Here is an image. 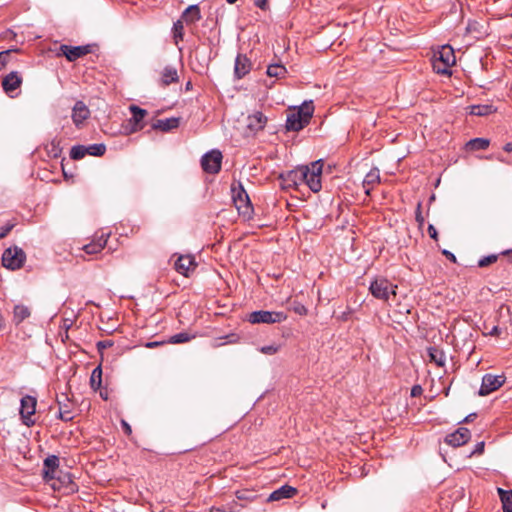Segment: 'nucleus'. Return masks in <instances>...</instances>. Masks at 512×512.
<instances>
[{"mask_svg":"<svg viewBox=\"0 0 512 512\" xmlns=\"http://www.w3.org/2000/svg\"><path fill=\"white\" fill-rule=\"evenodd\" d=\"M314 106L312 101L304 102L300 107L289 111L286 118V130L298 132L310 123Z\"/></svg>","mask_w":512,"mask_h":512,"instance_id":"obj_1","label":"nucleus"},{"mask_svg":"<svg viewBox=\"0 0 512 512\" xmlns=\"http://www.w3.org/2000/svg\"><path fill=\"white\" fill-rule=\"evenodd\" d=\"M397 285H394L385 277H375L369 285L371 295L384 302H388L391 296H396Z\"/></svg>","mask_w":512,"mask_h":512,"instance_id":"obj_2","label":"nucleus"},{"mask_svg":"<svg viewBox=\"0 0 512 512\" xmlns=\"http://www.w3.org/2000/svg\"><path fill=\"white\" fill-rule=\"evenodd\" d=\"M323 169V161L317 160L312 162L309 166H302V171L305 174L304 183L311 189L313 192H318L322 188L321 184V174Z\"/></svg>","mask_w":512,"mask_h":512,"instance_id":"obj_3","label":"nucleus"},{"mask_svg":"<svg viewBox=\"0 0 512 512\" xmlns=\"http://www.w3.org/2000/svg\"><path fill=\"white\" fill-rule=\"evenodd\" d=\"M287 319V315L282 311H253L247 317L252 324H274L281 323Z\"/></svg>","mask_w":512,"mask_h":512,"instance_id":"obj_4","label":"nucleus"},{"mask_svg":"<svg viewBox=\"0 0 512 512\" xmlns=\"http://www.w3.org/2000/svg\"><path fill=\"white\" fill-rule=\"evenodd\" d=\"M231 191L232 198L238 212L244 216H249L252 212V205L249 196L243 188L242 184L240 182L237 184V186L233 184Z\"/></svg>","mask_w":512,"mask_h":512,"instance_id":"obj_5","label":"nucleus"},{"mask_svg":"<svg viewBox=\"0 0 512 512\" xmlns=\"http://www.w3.org/2000/svg\"><path fill=\"white\" fill-rule=\"evenodd\" d=\"M25 259L26 254L21 248L9 247L2 255V264L10 270H17L23 266Z\"/></svg>","mask_w":512,"mask_h":512,"instance_id":"obj_6","label":"nucleus"},{"mask_svg":"<svg viewBox=\"0 0 512 512\" xmlns=\"http://www.w3.org/2000/svg\"><path fill=\"white\" fill-rule=\"evenodd\" d=\"M50 486L55 491H60L63 494H72L77 491V484L73 481L70 473L59 471L54 479H50Z\"/></svg>","mask_w":512,"mask_h":512,"instance_id":"obj_7","label":"nucleus"},{"mask_svg":"<svg viewBox=\"0 0 512 512\" xmlns=\"http://www.w3.org/2000/svg\"><path fill=\"white\" fill-rule=\"evenodd\" d=\"M455 63V55L453 49L446 45L439 51V57L435 60L433 67L437 73L448 74L449 68Z\"/></svg>","mask_w":512,"mask_h":512,"instance_id":"obj_8","label":"nucleus"},{"mask_svg":"<svg viewBox=\"0 0 512 512\" xmlns=\"http://www.w3.org/2000/svg\"><path fill=\"white\" fill-rule=\"evenodd\" d=\"M222 153L219 150H211L201 158L202 169L209 174H216L221 169Z\"/></svg>","mask_w":512,"mask_h":512,"instance_id":"obj_9","label":"nucleus"},{"mask_svg":"<svg viewBox=\"0 0 512 512\" xmlns=\"http://www.w3.org/2000/svg\"><path fill=\"white\" fill-rule=\"evenodd\" d=\"M268 117L261 111H253L246 118V133L248 136L256 135L267 125Z\"/></svg>","mask_w":512,"mask_h":512,"instance_id":"obj_10","label":"nucleus"},{"mask_svg":"<svg viewBox=\"0 0 512 512\" xmlns=\"http://www.w3.org/2000/svg\"><path fill=\"white\" fill-rule=\"evenodd\" d=\"M20 404V415L23 424L28 427L34 425L35 422L31 419V417L35 414L37 404L36 398L30 395H26L22 397Z\"/></svg>","mask_w":512,"mask_h":512,"instance_id":"obj_11","label":"nucleus"},{"mask_svg":"<svg viewBox=\"0 0 512 512\" xmlns=\"http://www.w3.org/2000/svg\"><path fill=\"white\" fill-rule=\"evenodd\" d=\"M504 375L485 374L482 378V384L479 389L480 396H486L499 389L505 383Z\"/></svg>","mask_w":512,"mask_h":512,"instance_id":"obj_12","label":"nucleus"},{"mask_svg":"<svg viewBox=\"0 0 512 512\" xmlns=\"http://www.w3.org/2000/svg\"><path fill=\"white\" fill-rule=\"evenodd\" d=\"M60 52L67 58L68 61L72 62L91 53V46H70L63 44L60 46Z\"/></svg>","mask_w":512,"mask_h":512,"instance_id":"obj_13","label":"nucleus"},{"mask_svg":"<svg viewBox=\"0 0 512 512\" xmlns=\"http://www.w3.org/2000/svg\"><path fill=\"white\" fill-rule=\"evenodd\" d=\"M303 177L305 174L302 171V166L280 174L281 183L285 187H297L303 184Z\"/></svg>","mask_w":512,"mask_h":512,"instance_id":"obj_14","label":"nucleus"},{"mask_svg":"<svg viewBox=\"0 0 512 512\" xmlns=\"http://www.w3.org/2000/svg\"><path fill=\"white\" fill-rule=\"evenodd\" d=\"M470 438L471 432L465 427H460L455 432L448 434L445 437V442L452 447H460L466 444Z\"/></svg>","mask_w":512,"mask_h":512,"instance_id":"obj_15","label":"nucleus"},{"mask_svg":"<svg viewBox=\"0 0 512 512\" xmlns=\"http://www.w3.org/2000/svg\"><path fill=\"white\" fill-rule=\"evenodd\" d=\"M196 266L197 264L195 259L191 255L179 256L174 264L175 270L186 277H188L189 274L195 270Z\"/></svg>","mask_w":512,"mask_h":512,"instance_id":"obj_16","label":"nucleus"},{"mask_svg":"<svg viewBox=\"0 0 512 512\" xmlns=\"http://www.w3.org/2000/svg\"><path fill=\"white\" fill-rule=\"evenodd\" d=\"M22 82L21 75L16 71H12L3 78L2 87L5 93L10 95L21 86Z\"/></svg>","mask_w":512,"mask_h":512,"instance_id":"obj_17","label":"nucleus"},{"mask_svg":"<svg viewBox=\"0 0 512 512\" xmlns=\"http://www.w3.org/2000/svg\"><path fill=\"white\" fill-rule=\"evenodd\" d=\"M59 466V458L55 455L48 456L44 460V467H43V478L46 482H49L50 479H54L55 475L58 474Z\"/></svg>","mask_w":512,"mask_h":512,"instance_id":"obj_18","label":"nucleus"},{"mask_svg":"<svg viewBox=\"0 0 512 512\" xmlns=\"http://www.w3.org/2000/svg\"><path fill=\"white\" fill-rule=\"evenodd\" d=\"M90 116V110L83 101H77L72 109V120L79 127Z\"/></svg>","mask_w":512,"mask_h":512,"instance_id":"obj_19","label":"nucleus"},{"mask_svg":"<svg viewBox=\"0 0 512 512\" xmlns=\"http://www.w3.org/2000/svg\"><path fill=\"white\" fill-rule=\"evenodd\" d=\"M251 70V62L246 55L238 54L234 64V75L237 79L246 76Z\"/></svg>","mask_w":512,"mask_h":512,"instance_id":"obj_20","label":"nucleus"},{"mask_svg":"<svg viewBox=\"0 0 512 512\" xmlns=\"http://www.w3.org/2000/svg\"><path fill=\"white\" fill-rule=\"evenodd\" d=\"M132 117L130 119V123L132 124V128L130 129V132H136L143 128L142 121L144 117L147 115V111L145 109H142L136 105H131L129 107Z\"/></svg>","mask_w":512,"mask_h":512,"instance_id":"obj_21","label":"nucleus"},{"mask_svg":"<svg viewBox=\"0 0 512 512\" xmlns=\"http://www.w3.org/2000/svg\"><path fill=\"white\" fill-rule=\"evenodd\" d=\"M297 493L296 488L289 486V485H283L277 490L273 491L267 501L273 502V501H279L282 499H288L292 498Z\"/></svg>","mask_w":512,"mask_h":512,"instance_id":"obj_22","label":"nucleus"},{"mask_svg":"<svg viewBox=\"0 0 512 512\" xmlns=\"http://www.w3.org/2000/svg\"><path fill=\"white\" fill-rule=\"evenodd\" d=\"M179 80L177 69L173 66H166L161 72L159 84L162 87L169 86L172 83H176Z\"/></svg>","mask_w":512,"mask_h":512,"instance_id":"obj_23","label":"nucleus"},{"mask_svg":"<svg viewBox=\"0 0 512 512\" xmlns=\"http://www.w3.org/2000/svg\"><path fill=\"white\" fill-rule=\"evenodd\" d=\"M380 182V172L378 168L371 169L363 180L365 194L370 195L372 188Z\"/></svg>","mask_w":512,"mask_h":512,"instance_id":"obj_24","label":"nucleus"},{"mask_svg":"<svg viewBox=\"0 0 512 512\" xmlns=\"http://www.w3.org/2000/svg\"><path fill=\"white\" fill-rule=\"evenodd\" d=\"M109 233L104 234L102 233L101 236L97 239L92 241L89 244L84 245L83 250L87 254H97L99 253L107 244V239L109 237Z\"/></svg>","mask_w":512,"mask_h":512,"instance_id":"obj_25","label":"nucleus"},{"mask_svg":"<svg viewBox=\"0 0 512 512\" xmlns=\"http://www.w3.org/2000/svg\"><path fill=\"white\" fill-rule=\"evenodd\" d=\"M179 126V118L171 117L166 119H158L152 124V128L155 130H161L164 132L171 131Z\"/></svg>","mask_w":512,"mask_h":512,"instance_id":"obj_26","label":"nucleus"},{"mask_svg":"<svg viewBox=\"0 0 512 512\" xmlns=\"http://www.w3.org/2000/svg\"><path fill=\"white\" fill-rule=\"evenodd\" d=\"M187 24L196 23L201 19V12L198 5H190L187 7L181 16Z\"/></svg>","mask_w":512,"mask_h":512,"instance_id":"obj_27","label":"nucleus"},{"mask_svg":"<svg viewBox=\"0 0 512 512\" xmlns=\"http://www.w3.org/2000/svg\"><path fill=\"white\" fill-rule=\"evenodd\" d=\"M31 315V311L29 307L18 304L14 306L13 309V322L15 325L21 324L25 319L29 318Z\"/></svg>","mask_w":512,"mask_h":512,"instance_id":"obj_28","label":"nucleus"},{"mask_svg":"<svg viewBox=\"0 0 512 512\" xmlns=\"http://www.w3.org/2000/svg\"><path fill=\"white\" fill-rule=\"evenodd\" d=\"M467 109L469 111V114L474 116H487L495 111L494 107L489 104L471 105L468 106Z\"/></svg>","mask_w":512,"mask_h":512,"instance_id":"obj_29","label":"nucleus"},{"mask_svg":"<svg viewBox=\"0 0 512 512\" xmlns=\"http://www.w3.org/2000/svg\"><path fill=\"white\" fill-rule=\"evenodd\" d=\"M497 493L502 502L503 512H512V490L507 491L503 488H497Z\"/></svg>","mask_w":512,"mask_h":512,"instance_id":"obj_30","label":"nucleus"},{"mask_svg":"<svg viewBox=\"0 0 512 512\" xmlns=\"http://www.w3.org/2000/svg\"><path fill=\"white\" fill-rule=\"evenodd\" d=\"M45 150L49 157L58 158L62 153L61 140L57 137L53 138L49 143L46 144Z\"/></svg>","mask_w":512,"mask_h":512,"instance_id":"obj_31","label":"nucleus"},{"mask_svg":"<svg viewBox=\"0 0 512 512\" xmlns=\"http://www.w3.org/2000/svg\"><path fill=\"white\" fill-rule=\"evenodd\" d=\"M428 355L430 361L434 362L437 366L443 367L446 362V357L443 351L439 350L436 347L428 348Z\"/></svg>","mask_w":512,"mask_h":512,"instance_id":"obj_32","label":"nucleus"},{"mask_svg":"<svg viewBox=\"0 0 512 512\" xmlns=\"http://www.w3.org/2000/svg\"><path fill=\"white\" fill-rule=\"evenodd\" d=\"M267 75L277 79L284 78L287 74V69L282 64H271L267 67Z\"/></svg>","mask_w":512,"mask_h":512,"instance_id":"obj_33","label":"nucleus"},{"mask_svg":"<svg viewBox=\"0 0 512 512\" xmlns=\"http://www.w3.org/2000/svg\"><path fill=\"white\" fill-rule=\"evenodd\" d=\"M490 141L486 138H474L467 142L466 147L469 150H485L489 147Z\"/></svg>","mask_w":512,"mask_h":512,"instance_id":"obj_34","label":"nucleus"},{"mask_svg":"<svg viewBox=\"0 0 512 512\" xmlns=\"http://www.w3.org/2000/svg\"><path fill=\"white\" fill-rule=\"evenodd\" d=\"M102 384V369L101 366H97L93 369L90 377V386L93 390L100 389Z\"/></svg>","mask_w":512,"mask_h":512,"instance_id":"obj_35","label":"nucleus"},{"mask_svg":"<svg viewBox=\"0 0 512 512\" xmlns=\"http://www.w3.org/2000/svg\"><path fill=\"white\" fill-rule=\"evenodd\" d=\"M57 402L59 405L58 418L65 422L71 421L74 416L72 414V411L69 408V405L62 403L59 399L57 400Z\"/></svg>","mask_w":512,"mask_h":512,"instance_id":"obj_36","label":"nucleus"},{"mask_svg":"<svg viewBox=\"0 0 512 512\" xmlns=\"http://www.w3.org/2000/svg\"><path fill=\"white\" fill-rule=\"evenodd\" d=\"M172 30H173V38L175 40V43L177 44L179 41L183 40V36H184L183 20L179 19L176 22H174Z\"/></svg>","mask_w":512,"mask_h":512,"instance_id":"obj_37","label":"nucleus"},{"mask_svg":"<svg viewBox=\"0 0 512 512\" xmlns=\"http://www.w3.org/2000/svg\"><path fill=\"white\" fill-rule=\"evenodd\" d=\"M87 155L86 146L84 145H75L70 150V157L73 160H80Z\"/></svg>","mask_w":512,"mask_h":512,"instance_id":"obj_38","label":"nucleus"},{"mask_svg":"<svg viewBox=\"0 0 512 512\" xmlns=\"http://www.w3.org/2000/svg\"><path fill=\"white\" fill-rule=\"evenodd\" d=\"M87 154L92 156H102L106 152V146L102 143L86 146Z\"/></svg>","mask_w":512,"mask_h":512,"instance_id":"obj_39","label":"nucleus"},{"mask_svg":"<svg viewBox=\"0 0 512 512\" xmlns=\"http://www.w3.org/2000/svg\"><path fill=\"white\" fill-rule=\"evenodd\" d=\"M193 337L186 333V332H180V333H177L175 335H172L168 342L171 343V344H181V343H186L188 341H190Z\"/></svg>","mask_w":512,"mask_h":512,"instance_id":"obj_40","label":"nucleus"},{"mask_svg":"<svg viewBox=\"0 0 512 512\" xmlns=\"http://www.w3.org/2000/svg\"><path fill=\"white\" fill-rule=\"evenodd\" d=\"M17 51V49H8L0 52V70L3 69L10 62L12 53H15Z\"/></svg>","mask_w":512,"mask_h":512,"instance_id":"obj_41","label":"nucleus"},{"mask_svg":"<svg viewBox=\"0 0 512 512\" xmlns=\"http://www.w3.org/2000/svg\"><path fill=\"white\" fill-rule=\"evenodd\" d=\"M497 259H498V255H496V254H491V255L482 257L478 261V266L479 267H487V266L495 263L497 261Z\"/></svg>","mask_w":512,"mask_h":512,"instance_id":"obj_42","label":"nucleus"},{"mask_svg":"<svg viewBox=\"0 0 512 512\" xmlns=\"http://www.w3.org/2000/svg\"><path fill=\"white\" fill-rule=\"evenodd\" d=\"M15 227V223L8 222L0 227V240L5 238L9 232Z\"/></svg>","mask_w":512,"mask_h":512,"instance_id":"obj_43","label":"nucleus"},{"mask_svg":"<svg viewBox=\"0 0 512 512\" xmlns=\"http://www.w3.org/2000/svg\"><path fill=\"white\" fill-rule=\"evenodd\" d=\"M279 347L276 345H266L260 348V352L266 355H274L278 352Z\"/></svg>","mask_w":512,"mask_h":512,"instance_id":"obj_44","label":"nucleus"},{"mask_svg":"<svg viewBox=\"0 0 512 512\" xmlns=\"http://www.w3.org/2000/svg\"><path fill=\"white\" fill-rule=\"evenodd\" d=\"M111 346H113V341H111V340L99 341L97 343V349L99 352H101L102 350L109 348Z\"/></svg>","mask_w":512,"mask_h":512,"instance_id":"obj_45","label":"nucleus"},{"mask_svg":"<svg viewBox=\"0 0 512 512\" xmlns=\"http://www.w3.org/2000/svg\"><path fill=\"white\" fill-rule=\"evenodd\" d=\"M415 219L420 226L424 224V217L422 216L421 213V203H418Z\"/></svg>","mask_w":512,"mask_h":512,"instance_id":"obj_46","label":"nucleus"},{"mask_svg":"<svg viewBox=\"0 0 512 512\" xmlns=\"http://www.w3.org/2000/svg\"><path fill=\"white\" fill-rule=\"evenodd\" d=\"M428 234H429V236H430L432 239H434V240H437V239H438V233H437V230H436V228H435L432 224H430V225L428 226Z\"/></svg>","mask_w":512,"mask_h":512,"instance_id":"obj_47","label":"nucleus"},{"mask_svg":"<svg viewBox=\"0 0 512 512\" xmlns=\"http://www.w3.org/2000/svg\"><path fill=\"white\" fill-rule=\"evenodd\" d=\"M422 392H423V389L420 385H414L411 389V396L417 397V396L421 395Z\"/></svg>","mask_w":512,"mask_h":512,"instance_id":"obj_48","label":"nucleus"},{"mask_svg":"<svg viewBox=\"0 0 512 512\" xmlns=\"http://www.w3.org/2000/svg\"><path fill=\"white\" fill-rule=\"evenodd\" d=\"M483 451H484V442H478L475 445V448H474V450L472 451L471 454H482Z\"/></svg>","mask_w":512,"mask_h":512,"instance_id":"obj_49","label":"nucleus"},{"mask_svg":"<svg viewBox=\"0 0 512 512\" xmlns=\"http://www.w3.org/2000/svg\"><path fill=\"white\" fill-rule=\"evenodd\" d=\"M210 512H234V510L232 509V507L223 506V507H213Z\"/></svg>","mask_w":512,"mask_h":512,"instance_id":"obj_50","label":"nucleus"},{"mask_svg":"<svg viewBox=\"0 0 512 512\" xmlns=\"http://www.w3.org/2000/svg\"><path fill=\"white\" fill-rule=\"evenodd\" d=\"M121 426L126 435H130L132 433L131 426L125 420H121Z\"/></svg>","mask_w":512,"mask_h":512,"instance_id":"obj_51","label":"nucleus"},{"mask_svg":"<svg viewBox=\"0 0 512 512\" xmlns=\"http://www.w3.org/2000/svg\"><path fill=\"white\" fill-rule=\"evenodd\" d=\"M294 311L299 315H305L307 313V309L304 305L295 306Z\"/></svg>","mask_w":512,"mask_h":512,"instance_id":"obj_52","label":"nucleus"},{"mask_svg":"<svg viewBox=\"0 0 512 512\" xmlns=\"http://www.w3.org/2000/svg\"><path fill=\"white\" fill-rule=\"evenodd\" d=\"M254 4L256 7L265 10L267 8V0H255Z\"/></svg>","mask_w":512,"mask_h":512,"instance_id":"obj_53","label":"nucleus"},{"mask_svg":"<svg viewBox=\"0 0 512 512\" xmlns=\"http://www.w3.org/2000/svg\"><path fill=\"white\" fill-rule=\"evenodd\" d=\"M442 254L445 255L451 262H453V263L456 262V256L452 252L444 249L442 251Z\"/></svg>","mask_w":512,"mask_h":512,"instance_id":"obj_54","label":"nucleus"},{"mask_svg":"<svg viewBox=\"0 0 512 512\" xmlns=\"http://www.w3.org/2000/svg\"><path fill=\"white\" fill-rule=\"evenodd\" d=\"M160 344H161V342L154 341V342H147L145 346L147 348H154V347L159 346Z\"/></svg>","mask_w":512,"mask_h":512,"instance_id":"obj_55","label":"nucleus"},{"mask_svg":"<svg viewBox=\"0 0 512 512\" xmlns=\"http://www.w3.org/2000/svg\"><path fill=\"white\" fill-rule=\"evenodd\" d=\"M490 335H499L500 334V329L498 326H494L491 331L489 332Z\"/></svg>","mask_w":512,"mask_h":512,"instance_id":"obj_56","label":"nucleus"},{"mask_svg":"<svg viewBox=\"0 0 512 512\" xmlns=\"http://www.w3.org/2000/svg\"><path fill=\"white\" fill-rule=\"evenodd\" d=\"M504 151L506 152H512V142H508L503 147Z\"/></svg>","mask_w":512,"mask_h":512,"instance_id":"obj_57","label":"nucleus"},{"mask_svg":"<svg viewBox=\"0 0 512 512\" xmlns=\"http://www.w3.org/2000/svg\"><path fill=\"white\" fill-rule=\"evenodd\" d=\"M476 417V413H471L468 416L465 417L464 421L469 422L472 421Z\"/></svg>","mask_w":512,"mask_h":512,"instance_id":"obj_58","label":"nucleus"},{"mask_svg":"<svg viewBox=\"0 0 512 512\" xmlns=\"http://www.w3.org/2000/svg\"><path fill=\"white\" fill-rule=\"evenodd\" d=\"M4 326V318L2 316V314L0 313V330L3 328Z\"/></svg>","mask_w":512,"mask_h":512,"instance_id":"obj_59","label":"nucleus"},{"mask_svg":"<svg viewBox=\"0 0 512 512\" xmlns=\"http://www.w3.org/2000/svg\"><path fill=\"white\" fill-rule=\"evenodd\" d=\"M191 88H192L191 82H187L186 85H185V89L186 90H190Z\"/></svg>","mask_w":512,"mask_h":512,"instance_id":"obj_60","label":"nucleus"},{"mask_svg":"<svg viewBox=\"0 0 512 512\" xmlns=\"http://www.w3.org/2000/svg\"><path fill=\"white\" fill-rule=\"evenodd\" d=\"M229 4H234L237 0H226Z\"/></svg>","mask_w":512,"mask_h":512,"instance_id":"obj_61","label":"nucleus"},{"mask_svg":"<svg viewBox=\"0 0 512 512\" xmlns=\"http://www.w3.org/2000/svg\"><path fill=\"white\" fill-rule=\"evenodd\" d=\"M100 395H101V397H102L103 399H105V400L107 399V396L105 395V393H100Z\"/></svg>","mask_w":512,"mask_h":512,"instance_id":"obj_62","label":"nucleus"},{"mask_svg":"<svg viewBox=\"0 0 512 512\" xmlns=\"http://www.w3.org/2000/svg\"><path fill=\"white\" fill-rule=\"evenodd\" d=\"M497 159L501 162H505V160L502 157H497Z\"/></svg>","mask_w":512,"mask_h":512,"instance_id":"obj_63","label":"nucleus"},{"mask_svg":"<svg viewBox=\"0 0 512 512\" xmlns=\"http://www.w3.org/2000/svg\"><path fill=\"white\" fill-rule=\"evenodd\" d=\"M237 498H238V499H242L243 497H242V495L238 494V495H237Z\"/></svg>","mask_w":512,"mask_h":512,"instance_id":"obj_64","label":"nucleus"}]
</instances>
